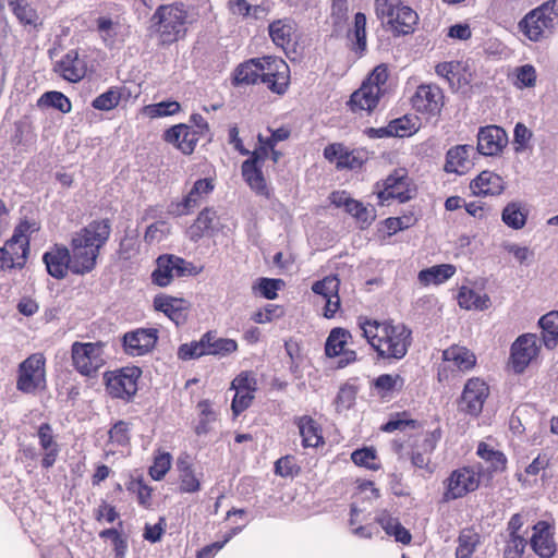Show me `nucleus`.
Masks as SVG:
<instances>
[{"label": "nucleus", "instance_id": "17", "mask_svg": "<svg viewBox=\"0 0 558 558\" xmlns=\"http://www.w3.org/2000/svg\"><path fill=\"white\" fill-rule=\"evenodd\" d=\"M442 90L435 84L420 85L412 97L413 107L418 112L437 116L445 105Z\"/></svg>", "mask_w": 558, "mask_h": 558}, {"label": "nucleus", "instance_id": "51", "mask_svg": "<svg viewBox=\"0 0 558 558\" xmlns=\"http://www.w3.org/2000/svg\"><path fill=\"white\" fill-rule=\"evenodd\" d=\"M180 110V104L177 101H161L146 106L144 112L150 118L171 116Z\"/></svg>", "mask_w": 558, "mask_h": 558}, {"label": "nucleus", "instance_id": "19", "mask_svg": "<svg viewBox=\"0 0 558 558\" xmlns=\"http://www.w3.org/2000/svg\"><path fill=\"white\" fill-rule=\"evenodd\" d=\"M507 144V133L497 125L481 128L477 133V150L484 156L498 155Z\"/></svg>", "mask_w": 558, "mask_h": 558}, {"label": "nucleus", "instance_id": "2", "mask_svg": "<svg viewBox=\"0 0 558 558\" xmlns=\"http://www.w3.org/2000/svg\"><path fill=\"white\" fill-rule=\"evenodd\" d=\"M109 235L108 220L93 221L73 235L70 251L73 274L84 275L95 268L99 250Z\"/></svg>", "mask_w": 558, "mask_h": 558}, {"label": "nucleus", "instance_id": "16", "mask_svg": "<svg viewBox=\"0 0 558 558\" xmlns=\"http://www.w3.org/2000/svg\"><path fill=\"white\" fill-rule=\"evenodd\" d=\"M489 395L488 386L480 378L466 381L460 401V409L470 415L477 416Z\"/></svg>", "mask_w": 558, "mask_h": 558}, {"label": "nucleus", "instance_id": "3", "mask_svg": "<svg viewBox=\"0 0 558 558\" xmlns=\"http://www.w3.org/2000/svg\"><path fill=\"white\" fill-rule=\"evenodd\" d=\"M187 19L183 4H161L150 17L149 31L158 37L160 45L168 46L185 36Z\"/></svg>", "mask_w": 558, "mask_h": 558}, {"label": "nucleus", "instance_id": "18", "mask_svg": "<svg viewBox=\"0 0 558 558\" xmlns=\"http://www.w3.org/2000/svg\"><path fill=\"white\" fill-rule=\"evenodd\" d=\"M256 388L257 381L255 377L247 372L241 373L232 380L231 389H233L235 393L231 408L235 415H239L250 407L254 399Z\"/></svg>", "mask_w": 558, "mask_h": 558}, {"label": "nucleus", "instance_id": "42", "mask_svg": "<svg viewBox=\"0 0 558 558\" xmlns=\"http://www.w3.org/2000/svg\"><path fill=\"white\" fill-rule=\"evenodd\" d=\"M40 225L35 219L23 218L14 228L12 238L19 241L22 245L29 247L31 236L38 232Z\"/></svg>", "mask_w": 558, "mask_h": 558}, {"label": "nucleus", "instance_id": "32", "mask_svg": "<svg viewBox=\"0 0 558 558\" xmlns=\"http://www.w3.org/2000/svg\"><path fill=\"white\" fill-rule=\"evenodd\" d=\"M442 356L446 362L452 363L454 367L463 372L471 369L476 363L474 353L460 345H452L446 349Z\"/></svg>", "mask_w": 558, "mask_h": 558}, {"label": "nucleus", "instance_id": "39", "mask_svg": "<svg viewBox=\"0 0 558 558\" xmlns=\"http://www.w3.org/2000/svg\"><path fill=\"white\" fill-rule=\"evenodd\" d=\"M298 426L302 436L304 447H317L323 442V437L316 423L308 416L299 420Z\"/></svg>", "mask_w": 558, "mask_h": 558}, {"label": "nucleus", "instance_id": "37", "mask_svg": "<svg viewBox=\"0 0 558 558\" xmlns=\"http://www.w3.org/2000/svg\"><path fill=\"white\" fill-rule=\"evenodd\" d=\"M177 468L180 473L179 476L181 490L185 493H195L199 490V481L196 477L194 471L192 470V465L187 457L179 458L177 462Z\"/></svg>", "mask_w": 558, "mask_h": 558}, {"label": "nucleus", "instance_id": "23", "mask_svg": "<svg viewBox=\"0 0 558 558\" xmlns=\"http://www.w3.org/2000/svg\"><path fill=\"white\" fill-rule=\"evenodd\" d=\"M531 547L542 558H549L556 551L553 531L546 521H539L533 526Z\"/></svg>", "mask_w": 558, "mask_h": 558}, {"label": "nucleus", "instance_id": "48", "mask_svg": "<svg viewBox=\"0 0 558 558\" xmlns=\"http://www.w3.org/2000/svg\"><path fill=\"white\" fill-rule=\"evenodd\" d=\"M39 106L52 107L63 113L71 111V102L66 96L60 92H47L38 100Z\"/></svg>", "mask_w": 558, "mask_h": 558}, {"label": "nucleus", "instance_id": "64", "mask_svg": "<svg viewBox=\"0 0 558 558\" xmlns=\"http://www.w3.org/2000/svg\"><path fill=\"white\" fill-rule=\"evenodd\" d=\"M460 69L459 62H442L436 65V74L445 78L451 87H454V78L457 77Z\"/></svg>", "mask_w": 558, "mask_h": 558}, {"label": "nucleus", "instance_id": "40", "mask_svg": "<svg viewBox=\"0 0 558 558\" xmlns=\"http://www.w3.org/2000/svg\"><path fill=\"white\" fill-rule=\"evenodd\" d=\"M350 337V332L342 328L332 329L325 344L326 355L329 357L339 356L344 352L347 341Z\"/></svg>", "mask_w": 558, "mask_h": 558}, {"label": "nucleus", "instance_id": "6", "mask_svg": "<svg viewBox=\"0 0 558 558\" xmlns=\"http://www.w3.org/2000/svg\"><path fill=\"white\" fill-rule=\"evenodd\" d=\"M238 349L232 339L220 338L216 333L207 332L199 341L184 343L179 347L178 356L181 360L197 359L206 354L225 356Z\"/></svg>", "mask_w": 558, "mask_h": 558}, {"label": "nucleus", "instance_id": "38", "mask_svg": "<svg viewBox=\"0 0 558 558\" xmlns=\"http://www.w3.org/2000/svg\"><path fill=\"white\" fill-rule=\"evenodd\" d=\"M456 272V267L450 264L433 266L420 271L418 279L424 284H439L451 278Z\"/></svg>", "mask_w": 558, "mask_h": 558}, {"label": "nucleus", "instance_id": "4", "mask_svg": "<svg viewBox=\"0 0 558 558\" xmlns=\"http://www.w3.org/2000/svg\"><path fill=\"white\" fill-rule=\"evenodd\" d=\"M375 11L396 35L412 33L418 21L417 13L401 0H375Z\"/></svg>", "mask_w": 558, "mask_h": 558}, {"label": "nucleus", "instance_id": "1", "mask_svg": "<svg viewBox=\"0 0 558 558\" xmlns=\"http://www.w3.org/2000/svg\"><path fill=\"white\" fill-rule=\"evenodd\" d=\"M363 337L384 360L403 359L412 342V331L404 324L392 320L359 318Z\"/></svg>", "mask_w": 558, "mask_h": 558}, {"label": "nucleus", "instance_id": "33", "mask_svg": "<svg viewBox=\"0 0 558 558\" xmlns=\"http://www.w3.org/2000/svg\"><path fill=\"white\" fill-rule=\"evenodd\" d=\"M458 303L465 310L484 311L490 306V299L486 293L462 287L458 294Z\"/></svg>", "mask_w": 558, "mask_h": 558}, {"label": "nucleus", "instance_id": "63", "mask_svg": "<svg viewBox=\"0 0 558 558\" xmlns=\"http://www.w3.org/2000/svg\"><path fill=\"white\" fill-rule=\"evenodd\" d=\"M354 37L357 48L361 51L366 49V16L364 13H356L354 16Z\"/></svg>", "mask_w": 558, "mask_h": 558}, {"label": "nucleus", "instance_id": "27", "mask_svg": "<svg viewBox=\"0 0 558 558\" xmlns=\"http://www.w3.org/2000/svg\"><path fill=\"white\" fill-rule=\"evenodd\" d=\"M165 140L173 144L183 154L187 155L193 153L197 142V135L196 132L190 130L189 126L179 124L165 133Z\"/></svg>", "mask_w": 558, "mask_h": 558}, {"label": "nucleus", "instance_id": "7", "mask_svg": "<svg viewBox=\"0 0 558 558\" xmlns=\"http://www.w3.org/2000/svg\"><path fill=\"white\" fill-rule=\"evenodd\" d=\"M102 342H74L71 359L74 368L84 376H93L106 363Z\"/></svg>", "mask_w": 558, "mask_h": 558}, {"label": "nucleus", "instance_id": "43", "mask_svg": "<svg viewBox=\"0 0 558 558\" xmlns=\"http://www.w3.org/2000/svg\"><path fill=\"white\" fill-rule=\"evenodd\" d=\"M502 221L512 229H521L526 222V213L517 203L508 204L501 214Z\"/></svg>", "mask_w": 558, "mask_h": 558}, {"label": "nucleus", "instance_id": "58", "mask_svg": "<svg viewBox=\"0 0 558 558\" xmlns=\"http://www.w3.org/2000/svg\"><path fill=\"white\" fill-rule=\"evenodd\" d=\"M129 424L124 421L117 422L109 430V438L112 444L126 446L130 441Z\"/></svg>", "mask_w": 558, "mask_h": 558}, {"label": "nucleus", "instance_id": "47", "mask_svg": "<svg viewBox=\"0 0 558 558\" xmlns=\"http://www.w3.org/2000/svg\"><path fill=\"white\" fill-rule=\"evenodd\" d=\"M121 100V92L117 87H112L107 92L97 96L92 106L97 110L109 111L116 108Z\"/></svg>", "mask_w": 558, "mask_h": 558}, {"label": "nucleus", "instance_id": "22", "mask_svg": "<svg viewBox=\"0 0 558 558\" xmlns=\"http://www.w3.org/2000/svg\"><path fill=\"white\" fill-rule=\"evenodd\" d=\"M53 70L64 80L76 83L85 76L86 63L76 50H70L56 62Z\"/></svg>", "mask_w": 558, "mask_h": 558}, {"label": "nucleus", "instance_id": "25", "mask_svg": "<svg viewBox=\"0 0 558 558\" xmlns=\"http://www.w3.org/2000/svg\"><path fill=\"white\" fill-rule=\"evenodd\" d=\"M154 307L162 312L177 325L186 319L189 302L183 299H177L167 295H159L154 299Z\"/></svg>", "mask_w": 558, "mask_h": 558}, {"label": "nucleus", "instance_id": "34", "mask_svg": "<svg viewBox=\"0 0 558 558\" xmlns=\"http://www.w3.org/2000/svg\"><path fill=\"white\" fill-rule=\"evenodd\" d=\"M473 150L471 145H458L447 151L445 170L447 172H462L468 163L470 153Z\"/></svg>", "mask_w": 558, "mask_h": 558}, {"label": "nucleus", "instance_id": "12", "mask_svg": "<svg viewBox=\"0 0 558 558\" xmlns=\"http://www.w3.org/2000/svg\"><path fill=\"white\" fill-rule=\"evenodd\" d=\"M195 266L174 255L159 256L157 267L151 274L153 282L159 287H167L173 278L195 275Z\"/></svg>", "mask_w": 558, "mask_h": 558}, {"label": "nucleus", "instance_id": "30", "mask_svg": "<svg viewBox=\"0 0 558 558\" xmlns=\"http://www.w3.org/2000/svg\"><path fill=\"white\" fill-rule=\"evenodd\" d=\"M383 95L378 93V89H373L365 83L355 90L349 100V106L352 111H367L371 112L378 104Z\"/></svg>", "mask_w": 558, "mask_h": 558}, {"label": "nucleus", "instance_id": "9", "mask_svg": "<svg viewBox=\"0 0 558 558\" xmlns=\"http://www.w3.org/2000/svg\"><path fill=\"white\" fill-rule=\"evenodd\" d=\"M142 371L136 367H124L105 374L108 393L118 399L130 401L137 391V380Z\"/></svg>", "mask_w": 558, "mask_h": 558}, {"label": "nucleus", "instance_id": "60", "mask_svg": "<svg viewBox=\"0 0 558 558\" xmlns=\"http://www.w3.org/2000/svg\"><path fill=\"white\" fill-rule=\"evenodd\" d=\"M517 85L520 88L533 87L536 82V71L531 64H525L515 70Z\"/></svg>", "mask_w": 558, "mask_h": 558}, {"label": "nucleus", "instance_id": "15", "mask_svg": "<svg viewBox=\"0 0 558 558\" xmlns=\"http://www.w3.org/2000/svg\"><path fill=\"white\" fill-rule=\"evenodd\" d=\"M158 340V330L155 328H137L123 336V348L131 356H142L150 352Z\"/></svg>", "mask_w": 558, "mask_h": 558}, {"label": "nucleus", "instance_id": "54", "mask_svg": "<svg viewBox=\"0 0 558 558\" xmlns=\"http://www.w3.org/2000/svg\"><path fill=\"white\" fill-rule=\"evenodd\" d=\"M99 536L105 539H110L113 545L116 558H123L126 550V542L122 534L117 529H107L99 533Z\"/></svg>", "mask_w": 558, "mask_h": 558}, {"label": "nucleus", "instance_id": "41", "mask_svg": "<svg viewBox=\"0 0 558 558\" xmlns=\"http://www.w3.org/2000/svg\"><path fill=\"white\" fill-rule=\"evenodd\" d=\"M480 544V535L471 530H464L458 537L456 558H471Z\"/></svg>", "mask_w": 558, "mask_h": 558}, {"label": "nucleus", "instance_id": "56", "mask_svg": "<svg viewBox=\"0 0 558 558\" xmlns=\"http://www.w3.org/2000/svg\"><path fill=\"white\" fill-rule=\"evenodd\" d=\"M201 412V420L195 428L196 434H206L208 432V425L216 420V415L207 400H203L197 404Z\"/></svg>", "mask_w": 558, "mask_h": 558}, {"label": "nucleus", "instance_id": "62", "mask_svg": "<svg viewBox=\"0 0 558 558\" xmlns=\"http://www.w3.org/2000/svg\"><path fill=\"white\" fill-rule=\"evenodd\" d=\"M299 471L300 469L295 463V459L291 456L282 457L275 463L276 474L282 477L294 476Z\"/></svg>", "mask_w": 558, "mask_h": 558}, {"label": "nucleus", "instance_id": "28", "mask_svg": "<svg viewBox=\"0 0 558 558\" xmlns=\"http://www.w3.org/2000/svg\"><path fill=\"white\" fill-rule=\"evenodd\" d=\"M475 195H499L505 189L504 180L492 171L481 172L470 184Z\"/></svg>", "mask_w": 558, "mask_h": 558}, {"label": "nucleus", "instance_id": "52", "mask_svg": "<svg viewBox=\"0 0 558 558\" xmlns=\"http://www.w3.org/2000/svg\"><path fill=\"white\" fill-rule=\"evenodd\" d=\"M339 279L333 276L325 277L323 280L316 281L312 290L314 293L322 295L323 298L336 296L339 291Z\"/></svg>", "mask_w": 558, "mask_h": 558}, {"label": "nucleus", "instance_id": "61", "mask_svg": "<svg viewBox=\"0 0 558 558\" xmlns=\"http://www.w3.org/2000/svg\"><path fill=\"white\" fill-rule=\"evenodd\" d=\"M356 391L353 386L344 385L339 389L335 400L337 411L349 409L355 400Z\"/></svg>", "mask_w": 558, "mask_h": 558}, {"label": "nucleus", "instance_id": "45", "mask_svg": "<svg viewBox=\"0 0 558 558\" xmlns=\"http://www.w3.org/2000/svg\"><path fill=\"white\" fill-rule=\"evenodd\" d=\"M202 197L191 190L183 201L173 202L168 206V214L177 217L187 215L199 205Z\"/></svg>", "mask_w": 558, "mask_h": 558}, {"label": "nucleus", "instance_id": "44", "mask_svg": "<svg viewBox=\"0 0 558 558\" xmlns=\"http://www.w3.org/2000/svg\"><path fill=\"white\" fill-rule=\"evenodd\" d=\"M477 454L490 464L492 472H499L506 469L507 459L500 451H494L488 445L481 442L477 447Z\"/></svg>", "mask_w": 558, "mask_h": 558}, {"label": "nucleus", "instance_id": "10", "mask_svg": "<svg viewBox=\"0 0 558 558\" xmlns=\"http://www.w3.org/2000/svg\"><path fill=\"white\" fill-rule=\"evenodd\" d=\"M260 82L271 92L283 94L289 85L290 71L286 61L278 57L257 58Z\"/></svg>", "mask_w": 558, "mask_h": 558}, {"label": "nucleus", "instance_id": "35", "mask_svg": "<svg viewBox=\"0 0 558 558\" xmlns=\"http://www.w3.org/2000/svg\"><path fill=\"white\" fill-rule=\"evenodd\" d=\"M258 60L251 59L241 63L234 71L233 84L235 86L251 85L260 82Z\"/></svg>", "mask_w": 558, "mask_h": 558}, {"label": "nucleus", "instance_id": "13", "mask_svg": "<svg viewBox=\"0 0 558 558\" xmlns=\"http://www.w3.org/2000/svg\"><path fill=\"white\" fill-rule=\"evenodd\" d=\"M377 197L381 205L389 199H398L405 203L413 197L411 181L405 169H397L383 183V189H378Z\"/></svg>", "mask_w": 558, "mask_h": 558}, {"label": "nucleus", "instance_id": "21", "mask_svg": "<svg viewBox=\"0 0 558 558\" xmlns=\"http://www.w3.org/2000/svg\"><path fill=\"white\" fill-rule=\"evenodd\" d=\"M43 259L48 274L57 279L64 278L68 270L72 271L70 250L63 245H54L44 254Z\"/></svg>", "mask_w": 558, "mask_h": 558}, {"label": "nucleus", "instance_id": "50", "mask_svg": "<svg viewBox=\"0 0 558 558\" xmlns=\"http://www.w3.org/2000/svg\"><path fill=\"white\" fill-rule=\"evenodd\" d=\"M345 211L366 225H369L375 219V211L373 208H368L363 203L353 198L349 202V206H347Z\"/></svg>", "mask_w": 558, "mask_h": 558}, {"label": "nucleus", "instance_id": "36", "mask_svg": "<svg viewBox=\"0 0 558 558\" xmlns=\"http://www.w3.org/2000/svg\"><path fill=\"white\" fill-rule=\"evenodd\" d=\"M538 324L542 328L544 345L547 349H554L558 342V311L543 315Z\"/></svg>", "mask_w": 558, "mask_h": 558}, {"label": "nucleus", "instance_id": "26", "mask_svg": "<svg viewBox=\"0 0 558 558\" xmlns=\"http://www.w3.org/2000/svg\"><path fill=\"white\" fill-rule=\"evenodd\" d=\"M296 32V23L290 17L272 21L268 25V34L272 43L282 49L290 46Z\"/></svg>", "mask_w": 558, "mask_h": 558}, {"label": "nucleus", "instance_id": "55", "mask_svg": "<svg viewBox=\"0 0 558 558\" xmlns=\"http://www.w3.org/2000/svg\"><path fill=\"white\" fill-rule=\"evenodd\" d=\"M13 12L19 21L24 25H29L35 28L40 24V17L36 10H34L27 3L15 5Z\"/></svg>", "mask_w": 558, "mask_h": 558}, {"label": "nucleus", "instance_id": "29", "mask_svg": "<svg viewBox=\"0 0 558 558\" xmlns=\"http://www.w3.org/2000/svg\"><path fill=\"white\" fill-rule=\"evenodd\" d=\"M324 156L329 161H336L337 168L357 169L363 160L354 151L348 150L342 144H331L324 149Z\"/></svg>", "mask_w": 558, "mask_h": 558}, {"label": "nucleus", "instance_id": "57", "mask_svg": "<svg viewBox=\"0 0 558 558\" xmlns=\"http://www.w3.org/2000/svg\"><path fill=\"white\" fill-rule=\"evenodd\" d=\"M171 466V456L168 452L161 453L155 458L154 464L149 469L150 476L160 481Z\"/></svg>", "mask_w": 558, "mask_h": 558}, {"label": "nucleus", "instance_id": "14", "mask_svg": "<svg viewBox=\"0 0 558 558\" xmlns=\"http://www.w3.org/2000/svg\"><path fill=\"white\" fill-rule=\"evenodd\" d=\"M541 349L537 336L525 333L517 338L511 345L510 361L515 373H522L536 359Z\"/></svg>", "mask_w": 558, "mask_h": 558}, {"label": "nucleus", "instance_id": "5", "mask_svg": "<svg viewBox=\"0 0 558 558\" xmlns=\"http://www.w3.org/2000/svg\"><path fill=\"white\" fill-rule=\"evenodd\" d=\"M558 27V11L550 2L529 12L519 23L520 31L532 41L547 38Z\"/></svg>", "mask_w": 558, "mask_h": 558}, {"label": "nucleus", "instance_id": "11", "mask_svg": "<svg viewBox=\"0 0 558 558\" xmlns=\"http://www.w3.org/2000/svg\"><path fill=\"white\" fill-rule=\"evenodd\" d=\"M480 473L471 468H460L450 473L444 481L442 501L448 502L464 497L478 488Z\"/></svg>", "mask_w": 558, "mask_h": 558}, {"label": "nucleus", "instance_id": "31", "mask_svg": "<svg viewBox=\"0 0 558 558\" xmlns=\"http://www.w3.org/2000/svg\"><path fill=\"white\" fill-rule=\"evenodd\" d=\"M242 175L250 187L259 195H268L265 178L260 163L254 160H245L242 163Z\"/></svg>", "mask_w": 558, "mask_h": 558}, {"label": "nucleus", "instance_id": "8", "mask_svg": "<svg viewBox=\"0 0 558 558\" xmlns=\"http://www.w3.org/2000/svg\"><path fill=\"white\" fill-rule=\"evenodd\" d=\"M46 360L35 353L24 360L17 369L16 389L23 393H36L46 388Z\"/></svg>", "mask_w": 558, "mask_h": 558}, {"label": "nucleus", "instance_id": "24", "mask_svg": "<svg viewBox=\"0 0 558 558\" xmlns=\"http://www.w3.org/2000/svg\"><path fill=\"white\" fill-rule=\"evenodd\" d=\"M29 247L19 243L14 238H10L2 247H0V268L12 269L22 268L27 259Z\"/></svg>", "mask_w": 558, "mask_h": 558}, {"label": "nucleus", "instance_id": "20", "mask_svg": "<svg viewBox=\"0 0 558 558\" xmlns=\"http://www.w3.org/2000/svg\"><path fill=\"white\" fill-rule=\"evenodd\" d=\"M441 437L439 429L428 432L421 441H417L411 452V462L415 468L425 469L432 472L430 456Z\"/></svg>", "mask_w": 558, "mask_h": 558}, {"label": "nucleus", "instance_id": "59", "mask_svg": "<svg viewBox=\"0 0 558 558\" xmlns=\"http://www.w3.org/2000/svg\"><path fill=\"white\" fill-rule=\"evenodd\" d=\"M169 232L170 228L168 223L159 220L147 227L144 240L148 243L160 242Z\"/></svg>", "mask_w": 558, "mask_h": 558}, {"label": "nucleus", "instance_id": "46", "mask_svg": "<svg viewBox=\"0 0 558 558\" xmlns=\"http://www.w3.org/2000/svg\"><path fill=\"white\" fill-rule=\"evenodd\" d=\"M351 459L359 466H364L373 471L380 469V463L378 462L376 450L374 448L365 447L356 449L352 452Z\"/></svg>", "mask_w": 558, "mask_h": 558}, {"label": "nucleus", "instance_id": "49", "mask_svg": "<svg viewBox=\"0 0 558 558\" xmlns=\"http://www.w3.org/2000/svg\"><path fill=\"white\" fill-rule=\"evenodd\" d=\"M387 80L388 69L385 64H379L373 70L364 83L375 90L378 89V93L384 96L387 90Z\"/></svg>", "mask_w": 558, "mask_h": 558}, {"label": "nucleus", "instance_id": "53", "mask_svg": "<svg viewBox=\"0 0 558 558\" xmlns=\"http://www.w3.org/2000/svg\"><path fill=\"white\" fill-rule=\"evenodd\" d=\"M527 545L523 535L509 536L504 549L505 558H521Z\"/></svg>", "mask_w": 558, "mask_h": 558}]
</instances>
